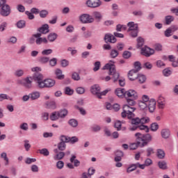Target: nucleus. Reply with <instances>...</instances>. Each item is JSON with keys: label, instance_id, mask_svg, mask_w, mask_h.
<instances>
[{"label": "nucleus", "instance_id": "obj_50", "mask_svg": "<svg viewBox=\"0 0 178 178\" xmlns=\"http://www.w3.org/2000/svg\"><path fill=\"white\" fill-rule=\"evenodd\" d=\"M65 92L67 95H73V92H74V91L72 89H70V88L66 87Z\"/></svg>", "mask_w": 178, "mask_h": 178}, {"label": "nucleus", "instance_id": "obj_49", "mask_svg": "<svg viewBox=\"0 0 178 178\" xmlns=\"http://www.w3.org/2000/svg\"><path fill=\"white\" fill-rule=\"evenodd\" d=\"M77 141H79V138L76 136H72L68 139V143H70L71 144H74V143H77Z\"/></svg>", "mask_w": 178, "mask_h": 178}, {"label": "nucleus", "instance_id": "obj_12", "mask_svg": "<svg viewBox=\"0 0 178 178\" xmlns=\"http://www.w3.org/2000/svg\"><path fill=\"white\" fill-rule=\"evenodd\" d=\"M102 2L99 0H88L86 2V5L89 8H98L101 6Z\"/></svg>", "mask_w": 178, "mask_h": 178}, {"label": "nucleus", "instance_id": "obj_46", "mask_svg": "<svg viewBox=\"0 0 178 178\" xmlns=\"http://www.w3.org/2000/svg\"><path fill=\"white\" fill-rule=\"evenodd\" d=\"M163 74L165 77H168V76H170L172 74V71L169 68H165L164 70H163Z\"/></svg>", "mask_w": 178, "mask_h": 178}, {"label": "nucleus", "instance_id": "obj_25", "mask_svg": "<svg viewBox=\"0 0 178 178\" xmlns=\"http://www.w3.org/2000/svg\"><path fill=\"white\" fill-rule=\"evenodd\" d=\"M161 136L163 138H169L170 136V131L169 129H163L161 131Z\"/></svg>", "mask_w": 178, "mask_h": 178}, {"label": "nucleus", "instance_id": "obj_35", "mask_svg": "<svg viewBox=\"0 0 178 178\" xmlns=\"http://www.w3.org/2000/svg\"><path fill=\"white\" fill-rule=\"evenodd\" d=\"M134 67L135 69L134 70H135L136 72H140V70H141V63L138 61L135 62Z\"/></svg>", "mask_w": 178, "mask_h": 178}, {"label": "nucleus", "instance_id": "obj_60", "mask_svg": "<svg viewBox=\"0 0 178 178\" xmlns=\"http://www.w3.org/2000/svg\"><path fill=\"white\" fill-rule=\"evenodd\" d=\"M57 63H58V60L55 58H54L49 60L50 66H56Z\"/></svg>", "mask_w": 178, "mask_h": 178}, {"label": "nucleus", "instance_id": "obj_52", "mask_svg": "<svg viewBox=\"0 0 178 178\" xmlns=\"http://www.w3.org/2000/svg\"><path fill=\"white\" fill-rule=\"evenodd\" d=\"M158 165H159V168H160V169L165 170L167 168L166 162H165V161H159Z\"/></svg>", "mask_w": 178, "mask_h": 178}, {"label": "nucleus", "instance_id": "obj_34", "mask_svg": "<svg viewBox=\"0 0 178 178\" xmlns=\"http://www.w3.org/2000/svg\"><path fill=\"white\" fill-rule=\"evenodd\" d=\"M58 148L60 151H65V149H66V144L63 142H60L58 144Z\"/></svg>", "mask_w": 178, "mask_h": 178}, {"label": "nucleus", "instance_id": "obj_27", "mask_svg": "<svg viewBox=\"0 0 178 178\" xmlns=\"http://www.w3.org/2000/svg\"><path fill=\"white\" fill-rule=\"evenodd\" d=\"M40 93L39 92H33L32 93L29 94V97L31 98V99H32L33 101L35 100V99H38V98H40Z\"/></svg>", "mask_w": 178, "mask_h": 178}, {"label": "nucleus", "instance_id": "obj_5", "mask_svg": "<svg viewBox=\"0 0 178 178\" xmlns=\"http://www.w3.org/2000/svg\"><path fill=\"white\" fill-rule=\"evenodd\" d=\"M67 115V111L66 109L61 110L60 111H54L50 114L49 119L52 122L58 120L59 118H65Z\"/></svg>", "mask_w": 178, "mask_h": 178}, {"label": "nucleus", "instance_id": "obj_30", "mask_svg": "<svg viewBox=\"0 0 178 178\" xmlns=\"http://www.w3.org/2000/svg\"><path fill=\"white\" fill-rule=\"evenodd\" d=\"M136 79L140 84H143V83H145V80H147V77H145L143 74L138 75V77Z\"/></svg>", "mask_w": 178, "mask_h": 178}, {"label": "nucleus", "instance_id": "obj_36", "mask_svg": "<svg viewBox=\"0 0 178 178\" xmlns=\"http://www.w3.org/2000/svg\"><path fill=\"white\" fill-rule=\"evenodd\" d=\"M14 74L16 76V77H22V76L24 74V71L23 70H17Z\"/></svg>", "mask_w": 178, "mask_h": 178}, {"label": "nucleus", "instance_id": "obj_32", "mask_svg": "<svg viewBox=\"0 0 178 178\" xmlns=\"http://www.w3.org/2000/svg\"><path fill=\"white\" fill-rule=\"evenodd\" d=\"M165 24H170V23H172L173 20H175V18L173 17V16L168 15L165 17Z\"/></svg>", "mask_w": 178, "mask_h": 178}, {"label": "nucleus", "instance_id": "obj_41", "mask_svg": "<svg viewBox=\"0 0 178 178\" xmlns=\"http://www.w3.org/2000/svg\"><path fill=\"white\" fill-rule=\"evenodd\" d=\"M126 29H127V27L126 26V25H121V24H118L116 26V30L118 31H124V30H126Z\"/></svg>", "mask_w": 178, "mask_h": 178}, {"label": "nucleus", "instance_id": "obj_21", "mask_svg": "<svg viewBox=\"0 0 178 178\" xmlns=\"http://www.w3.org/2000/svg\"><path fill=\"white\" fill-rule=\"evenodd\" d=\"M55 74L58 80H63L65 79V75L62 74V70L59 68L56 70Z\"/></svg>", "mask_w": 178, "mask_h": 178}, {"label": "nucleus", "instance_id": "obj_58", "mask_svg": "<svg viewBox=\"0 0 178 178\" xmlns=\"http://www.w3.org/2000/svg\"><path fill=\"white\" fill-rule=\"evenodd\" d=\"M60 141L64 143H69V137L63 135L60 136Z\"/></svg>", "mask_w": 178, "mask_h": 178}, {"label": "nucleus", "instance_id": "obj_31", "mask_svg": "<svg viewBox=\"0 0 178 178\" xmlns=\"http://www.w3.org/2000/svg\"><path fill=\"white\" fill-rule=\"evenodd\" d=\"M5 99H9L10 101H12V97L8 96L6 94H1L0 95V102H2V101Z\"/></svg>", "mask_w": 178, "mask_h": 178}, {"label": "nucleus", "instance_id": "obj_38", "mask_svg": "<svg viewBox=\"0 0 178 178\" xmlns=\"http://www.w3.org/2000/svg\"><path fill=\"white\" fill-rule=\"evenodd\" d=\"M118 55H119V51H118V50H115V49H112L110 53L111 57L113 58H117Z\"/></svg>", "mask_w": 178, "mask_h": 178}, {"label": "nucleus", "instance_id": "obj_39", "mask_svg": "<svg viewBox=\"0 0 178 178\" xmlns=\"http://www.w3.org/2000/svg\"><path fill=\"white\" fill-rule=\"evenodd\" d=\"M41 118H42V120H44V121L49 120V113H48L47 112L42 113Z\"/></svg>", "mask_w": 178, "mask_h": 178}, {"label": "nucleus", "instance_id": "obj_20", "mask_svg": "<svg viewBox=\"0 0 178 178\" xmlns=\"http://www.w3.org/2000/svg\"><path fill=\"white\" fill-rule=\"evenodd\" d=\"M38 32L42 33V34L49 33V26L47 24L42 25V26L38 29Z\"/></svg>", "mask_w": 178, "mask_h": 178}, {"label": "nucleus", "instance_id": "obj_14", "mask_svg": "<svg viewBox=\"0 0 178 178\" xmlns=\"http://www.w3.org/2000/svg\"><path fill=\"white\" fill-rule=\"evenodd\" d=\"M125 98H131L132 99H137L138 94L134 90H129L125 93Z\"/></svg>", "mask_w": 178, "mask_h": 178}, {"label": "nucleus", "instance_id": "obj_61", "mask_svg": "<svg viewBox=\"0 0 178 178\" xmlns=\"http://www.w3.org/2000/svg\"><path fill=\"white\" fill-rule=\"evenodd\" d=\"M72 79L73 80H76V81H79V80H80V75H79V73L77 72H74L72 74Z\"/></svg>", "mask_w": 178, "mask_h": 178}, {"label": "nucleus", "instance_id": "obj_45", "mask_svg": "<svg viewBox=\"0 0 178 178\" xmlns=\"http://www.w3.org/2000/svg\"><path fill=\"white\" fill-rule=\"evenodd\" d=\"M95 67L93 68L94 72H98L101 67V62L97 61L94 64Z\"/></svg>", "mask_w": 178, "mask_h": 178}, {"label": "nucleus", "instance_id": "obj_64", "mask_svg": "<svg viewBox=\"0 0 178 178\" xmlns=\"http://www.w3.org/2000/svg\"><path fill=\"white\" fill-rule=\"evenodd\" d=\"M61 66L63 67H66L67 66H69V61L66 59H63L61 60Z\"/></svg>", "mask_w": 178, "mask_h": 178}, {"label": "nucleus", "instance_id": "obj_28", "mask_svg": "<svg viewBox=\"0 0 178 178\" xmlns=\"http://www.w3.org/2000/svg\"><path fill=\"white\" fill-rule=\"evenodd\" d=\"M65 157V152H60L56 155L54 156V161H60V159H63Z\"/></svg>", "mask_w": 178, "mask_h": 178}, {"label": "nucleus", "instance_id": "obj_24", "mask_svg": "<svg viewBox=\"0 0 178 178\" xmlns=\"http://www.w3.org/2000/svg\"><path fill=\"white\" fill-rule=\"evenodd\" d=\"M46 108L47 109H56V103L54 101L47 102H46Z\"/></svg>", "mask_w": 178, "mask_h": 178}, {"label": "nucleus", "instance_id": "obj_29", "mask_svg": "<svg viewBox=\"0 0 178 178\" xmlns=\"http://www.w3.org/2000/svg\"><path fill=\"white\" fill-rule=\"evenodd\" d=\"M35 42L37 44V45H41V44H42V42H44V44H47L48 43V40H47L46 38H38L36 39Z\"/></svg>", "mask_w": 178, "mask_h": 178}, {"label": "nucleus", "instance_id": "obj_2", "mask_svg": "<svg viewBox=\"0 0 178 178\" xmlns=\"http://www.w3.org/2000/svg\"><path fill=\"white\" fill-rule=\"evenodd\" d=\"M135 136L136 137L137 143L131 144L129 149H137L138 147H145V145H148V143L152 141V136L149 134L136 133Z\"/></svg>", "mask_w": 178, "mask_h": 178}, {"label": "nucleus", "instance_id": "obj_42", "mask_svg": "<svg viewBox=\"0 0 178 178\" xmlns=\"http://www.w3.org/2000/svg\"><path fill=\"white\" fill-rule=\"evenodd\" d=\"M39 62H40V63H48V62H49V58L48 57H40L39 58Z\"/></svg>", "mask_w": 178, "mask_h": 178}, {"label": "nucleus", "instance_id": "obj_37", "mask_svg": "<svg viewBox=\"0 0 178 178\" xmlns=\"http://www.w3.org/2000/svg\"><path fill=\"white\" fill-rule=\"evenodd\" d=\"M17 26L18 29H23L24 27H26V22L24 20H20L17 23Z\"/></svg>", "mask_w": 178, "mask_h": 178}, {"label": "nucleus", "instance_id": "obj_56", "mask_svg": "<svg viewBox=\"0 0 178 178\" xmlns=\"http://www.w3.org/2000/svg\"><path fill=\"white\" fill-rule=\"evenodd\" d=\"M159 129V125L157 123H153L151 125V130L152 131H156Z\"/></svg>", "mask_w": 178, "mask_h": 178}, {"label": "nucleus", "instance_id": "obj_16", "mask_svg": "<svg viewBox=\"0 0 178 178\" xmlns=\"http://www.w3.org/2000/svg\"><path fill=\"white\" fill-rule=\"evenodd\" d=\"M158 107L159 109H165V106H166V100L165 97L162 95H159L157 99Z\"/></svg>", "mask_w": 178, "mask_h": 178}, {"label": "nucleus", "instance_id": "obj_19", "mask_svg": "<svg viewBox=\"0 0 178 178\" xmlns=\"http://www.w3.org/2000/svg\"><path fill=\"white\" fill-rule=\"evenodd\" d=\"M115 92L117 97H119L120 98H123V97H126L127 91L123 88H117Z\"/></svg>", "mask_w": 178, "mask_h": 178}, {"label": "nucleus", "instance_id": "obj_44", "mask_svg": "<svg viewBox=\"0 0 178 178\" xmlns=\"http://www.w3.org/2000/svg\"><path fill=\"white\" fill-rule=\"evenodd\" d=\"M137 46L138 48H141V47H143V45H144V39L143 38H138L137 39Z\"/></svg>", "mask_w": 178, "mask_h": 178}, {"label": "nucleus", "instance_id": "obj_33", "mask_svg": "<svg viewBox=\"0 0 178 178\" xmlns=\"http://www.w3.org/2000/svg\"><path fill=\"white\" fill-rule=\"evenodd\" d=\"M39 152L42 155H44V156H48L49 155V151H48V149L44 148L42 149H39Z\"/></svg>", "mask_w": 178, "mask_h": 178}, {"label": "nucleus", "instance_id": "obj_59", "mask_svg": "<svg viewBox=\"0 0 178 178\" xmlns=\"http://www.w3.org/2000/svg\"><path fill=\"white\" fill-rule=\"evenodd\" d=\"M130 56H131V53L130 51H124L123 58H124V59H129Z\"/></svg>", "mask_w": 178, "mask_h": 178}, {"label": "nucleus", "instance_id": "obj_9", "mask_svg": "<svg viewBox=\"0 0 178 178\" xmlns=\"http://www.w3.org/2000/svg\"><path fill=\"white\" fill-rule=\"evenodd\" d=\"M33 79L31 77H26L22 81H19V84H22L25 88H31L33 87Z\"/></svg>", "mask_w": 178, "mask_h": 178}, {"label": "nucleus", "instance_id": "obj_62", "mask_svg": "<svg viewBox=\"0 0 178 178\" xmlns=\"http://www.w3.org/2000/svg\"><path fill=\"white\" fill-rule=\"evenodd\" d=\"M53 51L51 49H45L42 51V54L43 55H51L52 54Z\"/></svg>", "mask_w": 178, "mask_h": 178}, {"label": "nucleus", "instance_id": "obj_15", "mask_svg": "<svg viewBox=\"0 0 178 178\" xmlns=\"http://www.w3.org/2000/svg\"><path fill=\"white\" fill-rule=\"evenodd\" d=\"M0 15L4 17L9 16V15H10V7L9 6V5L6 4L2 6L0 11Z\"/></svg>", "mask_w": 178, "mask_h": 178}, {"label": "nucleus", "instance_id": "obj_23", "mask_svg": "<svg viewBox=\"0 0 178 178\" xmlns=\"http://www.w3.org/2000/svg\"><path fill=\"white\" fill-rule=\"evenodd\" d=\"M156 155H157V158H159V159H163L165 158V151H163V149H157L156 150Z\"/></svg>", "mask_w": 178, "mask_h": 178}, {"label": "nucleus", "instance_id": "obj_17", "mask_svg": "<svg viewBox=\"0 0 178 178\" xmlns=\"http://www.w3.org/2000/svg\"><path fill=\"white\" fill-rule=\"evenodd\" d=\"M128 77L131 81H134L138 77V72L136 70H131L128 73Z\"/></svg>", "mask_w": 178, "mask_h": 178}, {"label": "nucleus", "instance_id": "obj_13", "mask_svg": "<svg viewBox=\"0 0 178 178\" xmlns=\"http://www.w3.org/2000/svg\"><path fill=\"white\" fill-rule=\"evenodd\" d=\"M156 108V101L155 99H150L149 102L147 103V110L149 112L152 113L154 111H155V108Z\"/></svg>", "mask_w": 178, "mask_h": 178}, {"label": "nucleus", "instance_id": "obj_18", "mask_svg": "<svg viewBox=\"0 0 178 178\" xmlns=\"http://www.w3.org/2000/svg\"><path fill=\"white\" fill-rule=\"evenodd\" d=\"M104 41L106 42H111L115 44V42H116V38H115V36L111 33H107L105 35Z\"/></svg>", "mask_w": 178, "mask_h": 178}, {"label": "nucleus", "instance_id": "obj_26", "mask_svg": "<svg viewBox=\"0 0 178 178\" xmlns=\"http://www.w3.org/2000/svg\"><path fill=\"white\" fill-rule=\"evenodd\" d=\"M57 38L58 34L55 33H51L49 34V35L47 36V39L50 42H54V41H55V40H56Z\"/></svg>", "mask_w": 178, "mask_h": 178}, {"label": "nucleus", "instance_id": "obj_7", "mask_svg": "<svg viewBox=\"0 0 178 178\" xmlns=\"http://www.w3.org/2000/svg\"><path fill=\"white\" fill-rule=\"evenodd\" d=\"M127 25L128 27H129L128 31H131L130 35H131L134 38L137 37L138 34V25L137 24H134L133 22H129Z\"/></svg>", "mask_w": 178, "mask_h": 178}, {"label": "nucleus", "instance_id": "obj_47", "mask_svg": "<svg viewBox=\"0 0 178 178\" xmlns=\"http://www.w3.org/2000/svg\"><path fill=\"white\" fill-rule=\"evenodd\" d=\"M48 11L46 10H42L40 12H39V15L40 17L45 18L47 16H48Z\"/></svg>", "mask_w": 178, "mask_h": 178}, {"label": "nucleus", "instance_id": "obj_1", "mask_svg": "<svg viewBox=\"0 0 178 178\" xmlns=\"http://www.w3.org/2000/svg\"><path fill=\"white\" fill-rule=\"evenodd\" d=\"M136 108L124 104L123 106V111L121 113V116L123 119L127 118V119L131 120L132 127H129L130 131H135L137 129H140V130H143L145 133H148V131H149V128L144 124L145 123H148V122H149V118L147 117L142 118H136V114H134Z\"/></svg>", "mask_w": 178, "mask_h": 178}, {"label": "nucleus", "instance_id": "obj_55", "mask_svg": "<svg viewBox=\"0 0 178 178\" xmlns=\"http://www.w3.org/2000/svg\"><path fill=\"white\" fill-rule=\"evenodd\" d=\"M173 35V33L170 31L169 28L167 29L164 32L165 37H171V35Z\"/></svg>", "mask_w": 178, "mask_h": 178}, {"label": "nucleus", "instance_id": "obj_40", "mask_svg": "<svg viewBox=\"0 0 178 178\" xmlns=\"http://www.w3.org/2000/svg\"><path fill=\"white\" fill-rule=\"evenodd\" d=\"M24 147L26 149V151H30V148H31V145H30L29 141L28 140H25L24 141Z\"/></svg>", "mask_w": 178, "mask_h": 178}, {"label": "nucleus", "instance_id": "obj_48", "mask_svg": "<svg viewBox=\"0 0 178 178\" xmlns=\"http://www.w3.org/2000/svg\"><path fill=\"white\" fill-rule=\"evenodd\" d=\"M92 15L94 16V17H95V19H97L98 20L101 19V18L102 17L101 13L98 11L93 12Z\"/></svg>", "mask_w": 178, "mask_h": 178}, {"label": "nucleus", "instance_id": "obj_63", "mask_svg": "<svg viewBox=\"0 0 178 178\" xmlns=\"http://www.w3.org/2000/svg\"><path fill=\"white\" fill-rule=\"evenodd\" d=\"M101 130V127H99V125H93L92 127V131H95V133H97V131H99Z\"/></svg>", "mask_w": 178, "mask_h": 178}, {"label": "nucleus", "instance_id": "obj_57", "mask_svg": "<svg viewBox=\"0 0 178 178\" xmlns=\"http://www.w3.org/2000/svg\"><path fill=\"white\" fill-rule=\"evenodd\" d=\"M114 127H115L117 130H120L122 128V122L120 121H116L114 124Z\"/></svg>", "mask_w": 178, "mask_h": 178}, {"label": "nucleus", "instance_id": "obj_10", "mask_svg": "<svg viewBox=\"0 0 178 178\" xmlns=\"http://www.w3.org/2000/svg\"><path fill=\"white\" fill-rule=\"evenodd\" d=\"M80 21L82 23H92L94 22V18L90 15L83 14L79 17Z\"/></svg>", "mask_w": 178, "mask_h": 178}, {"label": "nucleus", "instance_id": "obj_8", "mask_svg": "<svg viewBox=\"0 0 178 178\" xmlns=\"http://www.w3.org/2000/svg\"><path fill=\"white\" fill-rule=\"evenodd\" d=\"M56 83L55 80L51 79H44L43 83H40V88H51Z\"/></svg>", "mask_w": 178, "mask_h": 178}, {"label": "nucleus", "instance_id": "obj_53", "mask_svg": "<svg viewBox=\"0 0 178 178\" xmlns=\"http://www.w3.org/2000/svg\"><path fill=\"white\" fill-rule=\"evenodd\" d=\"M149 97L148 95H143L142 96V100H140L142 102H145L146 104H148L149 102Z\"/></svg>", "mask_w": 178, "mask_h": 178}, {"label": "nucleus", "instance_id": "obj_22", "mask_svg": "<svg viewBox=\"0 0 178 178\" xmlns=\"http://www.w3.org/2000/svg\"><path fill=\"white\" fill-rule=\"evenodd\" d=\"M138 106L140 109L142 111H148V103H145L144 102L139 101Z\"/></svg>", "mask_w": 178, "mask_h": 178}, {"label": "nucleus", "instance_id": "obj_43", "mask_svg": "<svg viewBox=\"0 0 178 178\" xmlns=\"http://www.w3.org/2000/svg\"><path fill=\"white\" fill-rule=\"evenodd\" d=\"M69 124L72 127H77V124H78L77 120L74 119H71L69 120Z\"/></svg>", "mask_w": 178, "mask_h": 178}, {"label": "nucleus", "instance_id": "obj_3", "mask_svg": "<svg viewBox=\"0 0 178 178\" xmlns=\"http://www.w3.org/2000/svg\"><path fill=\"white\" fill-rule=\"evenodd\" d=\"M104 70H108V74L112 76L111 79L114 83H116L119 80L120 74L116 72L115 65L107 63L103 67Z\"/></svg>", "mask_w": 178, "mask_h": 178}, {"label": "nucleus", "instance_id": "obj_6", "mask_svg": "<svg viewBox=\"0 0 178 178\" xmlns=\"http://www.w3.org/2000/svg\"><path fill=\"white\" fill-rule=\"evenodd\" d=\"M90 91L92 94L94 95H97V98L101 99L102 97V95H106L108 94V90H104L103 92H101V88L98 85H94L91 87Z\"/></svg>", "mask_w": 178, "mask_h": 178}, {"label": "nucleus", "instance_id": "obj_54", "mask_svg": "<svg viewBox=\"0 0 178 178\" xmlns=\"http://www.w3.org/2000/svg\"><path fill=\"white\" fill-rule=\"evenodd\" d=\"M19 127L22 130H24L25 131L29 130V124L26 122L22 123Z\"/></svg>", "mask_w": 178, "mask_h": 178}, {"label": "nucleus", "instance_id": "obj_51", "mask_svg": "<svg viewBox=\"0 0 178 178\" xmlns=\"http://www.w3.org/2000/svg\"><path fill=\"white\" fill-rule=\"evenodd\" d=\"M136 169H137V167L136 166V164H133L127 168V173H130L131 172H134V170H136Z\"/></svg>", "mask_w": 178, "mask_h": 178}, {"label": "nucleus", "instance_id": "obj_11", "mask_svg": "<svg viewBox=\"0 0 178 178\" xmlns=\"http://www.w3.org/2000/svg\"><path fill=\"white\" fill-rule=\"evenodd\" d=\"M155 51L147 46H145L141 49V54L144 55V56H151V55H154Z\"/></svg>", "mask_w": 178, "mask_h": 178}, {"label": "nucleus", "instance_id": "obj_4", "mask_svg": "<svg viewBox=\"0 0 178 178\" xmlns=\"http://www.w3.org/2000/svg\"><path fill=\"white\" fill-rule=\"evenodd\" d=\"M32 72H35L33 76V80L35 81L38 87L40 88V84L44 83V76L38 72H41V68L39 67H35L32 68Z\"/></svg>", "mask_w": 178, "mask_h": 178}]
</instances>
